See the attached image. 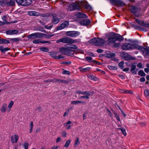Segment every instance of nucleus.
<instances>
[{
  "instance_id": "1",
  "label": "nucleus",
  "mask_w": 149,
  "mask_h": 149,
  "mask_svg": "<svg viewBox=\"0 0 149 149\" xmlns=\"http://www.w3.org/2000/svg\"><path fill=\"white\" fill-rule=\"evenodd\" d=\"M124 38L121 36L115 33L111 32L109 34L108 38L107 41L108 43L113 44V46L116 48L120 46L119 42H115L117 40H119L120 42L123 41Z\"/></svg>"
},
{
  "instance_id": "2",
  "label": "nucleus",
  "mask_w": 149,
  "mask_h": 149,
  "mask_svg": "<svg viewBox=\"0 0 149 149\" xmlns=\"http://www.w3.org/2000/svg\"><path fill=\"white\" fill-rule=\"evenodd\" d=\"M139 46L134 43H126L122 45V48L123 50H127L136 49L139 50Z\"/></svg>"
},
{
  "instance_id": "3",
  "label": "nucleus",
  "mask_w": 149,
  "mask_h": 149,
  "mask_svg": "<svg viewBox=\"0 0 149 149\" xmlns=\"http://www.w3.org/2000/svg\"><path fill=\"white\" fill-rule=\"evenodd\" d=\"M57 42H61L64 43L72 44L76 42L77 41V40H74L70 38L64 37L57 40Z\"/></svg>"
},
{
  "instance_id": "4",
  "label": "nucleus",
  "mask_w": 149,
  "mask_h": 149,
  "mask_svg": "<svg viewBox=\"0 0 149 149\" xmlns=\"http://www.w3.org/2000/svg\"><path fill=\"white\" fill-rule=\"evenodd\" d=\"M61 52L63 54L67 55H73L74 52V51L71 50L68 48L64 47L61 48L59 49Z\"/></svg>"
},
{
  "instance_id": "5",
  "label": "nucleus",
  "mask_w": 149,
  "mask_h": 149,
  "mask_svg": "<svg viewBox=\"0 0 149 149\" xmlns=\"http://www.w3.org/2000/svg\"><path fill=\"white\" fill-rule=\"evenodd\" d=\"M82 5V2L79 1L76 2L75 3H73L71 4L70 7L72 8L71 10H79L81 9V6Z\"/></svg>"
},
{
  "instance_id": "6",
  "label": "nucleus",
  "mask_w": 149,
  "mask_h": 149,
  "mask_svg": "<svg viewBox=\"0 0 149 149\" xmlns=\"http://www.w3.org/2000/svg\"><path fill=\"white\" fill-rule=\"evenodd\" d=\"M77 93L79 95L80 94L85 95L84 96H81L79 98L80 99H86L88 100L90 96L91 95L90 92H87L86 91H78L77 92Z\"/></svg>"
},
{
  "instance_id": "7",
  "label": "nucleus",
  "mask_w": 149,
  "mask_h": 149,
  "mask_svg": "<svg viewBox=\"0 0 149 149\" xmlns=\"http://www.w3.org/2000/svg\"><path fill=\"white\" fill-rule=\"evenodd\" d=\"M52 18L51 20V22L52 23L56 24L60 22L61 18L58 15L55 13H52Z\"/></svg>"
},
{
  "instance_id": "8",
  "label": "nucleus",
  "mask_w": 149,
  "mask_h": 149,
  "mask_svg": "<svg viewBox=\"0 0 149 149\" xmlns=\"http://www.w3.org/2000/svg\"><path fill=\"white\" fill-rule=\"evenodd\" d=\"M139 50L142 52L143 55L145 56H149V47H143L139 46Z\"/></svg>"
},
{
  "instance_id": "9",
  "label": "nucleus",
  "mask_w": 149,
  "mask_h": 149,
  "mask_svg": "<svg viewBox=\"0 0 149 149\" xmlns=\"http://www.w3.org/2000/svg\"><path fill=\"white\" fill-rule=\"evenodd\" d=\"M67 35L68 36L75 37L80 34V33L77 31H67L66 33Z\"/></svg>"
},
{
  "instance_id": "10",
  "label": "nucleus",
  "mask_w": 149,
  "mask_h": 149,
  "mask_svg": "<svg viewBox=\"0 0 149 149\" xmlns=\"http://www.w3.org/2000/svg\"><path fill=\"white\" fill-rule=\"evenodd\" d=\"M131 10V12L134 13L137 17H139L140 15L141 9L140 8H137L135 6L132 7Z\"/></svg>"
},
{
  "instance_id": "11",
  "label": "nucleus",
  "mask_w": 149,
  "mask_h": 149,
  "mask_svg": "<svg viewBox=\"0 0 149 149\" xmlns=\"http://www.w3.org/2000/svg\"><path fill=\"white\" fill-rule=\"evenodd\" d=\"M110 3L116 6H124L125 3L121 0H110Z\"/></svg>"
},
{
  "instance_id": "12",
  "label": "nucleus",
  "mask_w": 149,
  "mask_h": 149,
  "mask_svg": "<svg viewBox=\"0 0 149 149\" xmlns=\"http://www.w3.org/2000/svg\"><path fill=\"white\" fill-rule=\"evenodd\" d=\"M42 33L37 32L31 34L28 36V38L29 39H35L37 38H42Z\"/></svg>"
},
{
  "instance_id": "13",
  "label": "nucleus",
  "mask_w": 149,
  "mask_h": 149,
  "mask_svg": "<svg viewBox=\"0 0 149 149\" xmlns=\"http://www.w3.org/2000/svg\"><path fill=\"white\" fill-rule=\"evenodd\" d=\"M17 3L19 5L22 6H26L30 5V2L26 0H15Z\"/></svg>"
},
{
  "instance_id": "14",
  "label": "nucleus",
  "mask_w": 149,
  "mask_h": 149,
  "mask_svg": "<svg viewBox=\"0 0 149 149\" xmlns=\"http://www.w3.org/2000/svg\"><path fill=\"white\" fill-rule=\"evenodd\" d=\"M69 25V22L68 21H65L57 28V30H61L67 27Z\"/></svg>"
},
{
  "instance_id": "15",
  "label": "nucleus",
  "mask_w": 149,
  "mask_h": 149,
  "mask_svg": "<svg viewBox=\"0 0 149 149\" xmlns=\"http://www.w3.org/2000/svg\"><path fill=\"white\" fill-rule=\"evenodd\" d=\"M121 56L123 58L126 60H129L132 59V57L127 53L126 52H122L121 54Z\"/></svg>"
},
{
  "instance_id": "16",
  "label": "nucleus",
  "mask_w": 149,
  "mask_h": 149,
  "mask_svg": "<svg viewBox=\"0 0 149 149\" xmlns=\"http://www.w3.org/2000/svg\"><path fill=\"white\" fill-rule=\"evenodd\" d=\"M97 43L95 44L96 46H100L103 45L104 42V40L102 38H97Z\"/></svg>"
},
{
  "instance_id": "17",
  "label": "nucleus",
  "mask_w": 149,
  "mask_h": 149,
  "mask_svg": "<svg viewBox=\"0 0 149 149\" xmlns=\"http://www.w3.org/2000/svg\"><path fill=\"white\" fill-rule=\"evenodd\" d=\"M75 16L79 18H84L88 17L86 14L79 12L77 13L76 14Z\"/></svg>"
},
{
  "instance_id": "18",
  "label": "nucleus",
  "mask_w": 149,
  "mask_h": 149,
  "mask_svg": "<svg viewBox=\"0 0 149 149\" xmlns=\"http://www.w3.org/2000/svg\"><path fill=\"white\" fill-rule=\"evenodd\" d=\"M14 137L13 136H12L11 137V141L12 143H17L19 139V137L17 134H15L14 136Z\"/></svg>"
},
{
  "instance_id": "19",
  "label": "nucleus",
  "mask_w": 149,
  "mask_h": 149,
  "mask_svg": "<svg viewBox=\"0 0 149 149\" xmlns=\"http://www.w3.org/2000/svg\"><path fill=\"white\" fill-rule=\"evenodd\" d=\"M6 5L8 6H13L15 5V0H10L6 3Z\"/></svg>"
},
{
  "instance_id": "20",
  "label": "nucleus",
  "mask_w": 149,
  "mask_h": 149,
  "mask_svg": "<svg viewBox=\"0 0 149 149\" xmlns=\"http://www.w3.org/2000/svg\"><path fill=\"white\" fill-rule=\"evenodd\" d=\"M28 14L30 16H39L40 15V13L35 11H30L28 12Z\"/></svg>"
},
{
  "instance_id": "21",
  "label": "nucleus",
  "mask_w": 149,
  "mask_h": 149,
  "mask_svg": "<svg viewBox=\"0 0 149 149\" xmlns=\"http://www.w3.org/2000/svg\"><path fill=\"white\" fill-rule=\"evenodd\" d=\"M90 20L88 19H86L83 20L81 22V23L83 25H89L90 23Z\"/></svg>"
},
{
  "instance_id": "22",
  "label": "nucleus",
  "mask_w": 149,
  "mask_h": 149,
  "mask_svg": "<svg viewBox=\"0 0 149 149\" xmlns=\"http://www.w3.org/2000/svg\"><path fill=\"white\" fill-rule=\"evenodd\" d=\"M90 68L88 67L86 68H82L80 67L79 68V69L80 70V71L82 72H86L90 70Z\"/></svg>"
},
{
  "instance_id": "23",
  "label": "nucleus",
  "mask_w": 149,
  "mask_h": 149,
  "mask_svg": "<svg viewBox=\"0 0 149 149\" xmlns=\"http://www.w3.org/2000/svg\"><path fill=\"white\" fill-rule=\"evenodd\" d=\"M7 104H3L2 107H1L0 111L2 113H5L7 109Z\"/></svg>"
},
{
  "instance_id": "24",
  "label": "nucleus",
  "mask_w": 149,
  "mask_h": 149,
  "mask_svg": "<svg viewBox=\"0 0 149 149\" xmlns=\"http://www.w3.org/2000/svg\"><path fill=\"white\" fill-rule=\"evenodd\" d=\"M136 68V65L134 64H132L131 66L130 71L133 74H136V72L134 71Z\"/></svg>"
},
{
  "instance_id": "25",
  "label": "nucleus",
  "mask_w": 149,
  "mask_h": 149,
  "mask_svg": "<svg viewBox=\"0 0 149 149\" xmlns=\"http://www.w3.org/2000/svg\"><path fill=\"white\" fill-rule=\"evenodd\" d=\"M106 55L107 57L110 58L115 56V54L114 53L109 52H108V53H107Z\"/></svg>"
},
{
  "instance_id": "26",
  "label": "nucleus",
  "mask_w": 149,
  "mask_h": 149,
  "mask_svg": "<svg viewBox=\"0 0 149 149\" xmlns=\"http://www.w3.org/2000/svg\"><path fill=\"white\" fill-rule=\"evenodd\" d=\"M88 77L89 79L91 80H93L94 81H97L98 80V78L97 77L94 76L92 74H88Z\"/></svg>"
},
{
  "instance_id": "27",
  "label": "nucleus",
  "mask_w": 149,
  "mask_h": 149,
  "mask_svg": "<svg viewBox=\"0 0 149 149\" xmlns=\"http://www.w3.org/2000/svg\"><path fill=\"white\" fill-rule=\"evenodd\" d=\"M10 42L8 40L6 39H0V44L9 43Z\"/></svg>"
},
{
  "instance_id": "28",
  "label": "nucleus",
  "mask_w": 149,
  "mask_h": 149,
  "mask_svg": "<svg viewBox=\"0 0 149 149\" xmlns=\"http://www.w3.org/2000/svg\"><path fill=\"white\" fill-rule=\"evenodd\" d=\"M9 50V49L8 48H3L2 46H0V51L2 53H4L5 52Z\"/></svg>"
},
{
  "instance_id": "29",
  "label": "nucleus",
  "mask_w": 149,
  "mask_h": 149,
  "mask_svg": "<svg viewBox=\"0 0 149 149\" xmlns=\"http://www.w3.org/2000/svg\"><path fill=\"white\" fill-rule=\"evenodd\" d=\"M97 38H95L90 40L89 42L90 43H93V45H95V44L97 43Z\"/></svg>"
},
{
  "instance_id": "30",
  "label": "nucleus",
  "mask_w": 149,
  "mask_h": 149,
  "mask_svg": "<svg viewBox=\"0 0 149 149\" xmlns=\"http://www.w3.org/2000/svg\"><path fill=\"white\" fill-rule=\"evenodd\" d=\"M84 102L80 101H73L71 102V104H77L79 103L84 104Z\"/></svg>"
},
{
  "instance_id": "31",
  "label": "nucleus",
  "mask_w": 149,
  "mask_h": 149,
  "mask_svg": "<svg viewBox=\"0 0 149 149\" xmlns=\"http://www.w3.org/2000/svg\"><path fill=\"white\" fill-rule=\"evenodd\" d=\"M52 81L54 82H58L59 81L61 82L65 83L66 82V81H63L62 80L58 79H54L53 80H52Z\"/></svg>"
},
{
  "instance_id": "32",
  "label": "nucleus",
  "mask_w": 149,
  "mask_h": 149,
  "mask_svg": "<svg viewBox=\"0 0 149 149\" xmlns=\"http://www.w3.org/2000/svg\"><path fill=\"white\" fill-rule=\"evenodd\" d=\"M42 34H43V35H42V38L43 37L45 36V38H49L52 37L54 36V35H53V34L52 35H47V34H45V33H42Z\"/></svg>"
},
{
  "instance_id": "33",
  "label": "nucleus",
  "mask_w": 149,
  "mask_h": 149,
  "mask_svg": "<svg viewBox=\"0 0 149 149\" xmlns=\"http://www.w3.org/2000/svg\"><path fill=\"white\" fill-rule=\"evenodd\" d=\"M119 129H120L121 130V132L122 133V134L125 136H126V135H127V133L126 132V130H125V129L124 128H118Z\"/></svg>"
},
{
  "instance_id": "34",
  "label": "nucleus",
  "mask_w": 149,
  "mask_h": 149,
  "mask_svg": "<svg viewBox=\"0 0 149 149\" xmlns=\"http://www.w3.org/2000/svg\"><path fill=\"white\" fill-rule=\"evenodd\" d=\"M42 41H41L40 39H35L34 40L33 42L34 44H38L39 43H42Z\"/></svg>"
},
{
  "instance_id": "35",
  "label": "nucleus",
  "mask_w": 149,
  "mask_h": 149,
  "mask_svg": "<svg viewBox=\"0 0 149 149\" xmlns=\"http://www.w3.org/2000/svg\"><path fill=\"white\" fill-rule=\"evenodd\" d=\"M40 50L43 52H47L49 51V49L46 47H42L40 48Z\"/></svg>"
},
{
  "instance_id": "36",
  "label": "nucleus",
  "mask_w": 149,
  "mask_h": 149,
  "mask_svg": "<svg viewBox=\"0 0 149 149\" xmlns=\"http://www.w3.org/2000/svg\"><path fill=\"white\" fill-rule=\"evenodd\" d=\"M136 21L139 24L143 26L144 22L142 20L137 19L136 20Z\"/></svg>"
},
{
  "instance_id": "37",
  "label": "nucleus",
  "mask_w": 149,
  "mask_h": 149,
  "mask_svg": "<svg viewBox=\"0 0 149 149\" xmlns=\"http://www.w3.org/2000/svg\"><path fill=\"white\" fill-rule=\"evenodd\" d=\"M138 74L141 76H144L145 75V74L143 70H140L138 72Z\"/></svg>"
},
{
  "instance_id": "38",
  "label": "nucleus",
  "mask_w": 149,
  "mask_h": 149,
  "mask_svg": "<svg viewBox=\"0 0 149 149\" xmlns=\"http://www.w3.org/2000/svg\"><path fill=\"white\" fill-rule=\"evenodd\" d=\"M107 68L111 70H116L117 69V67L115 66H111V65H108Z\"/></svg>"
},
{
  "instance_id": "39",
  "label": "nucleus",
  "mask_w": 149,
  "mask_h": 149,
  "mask_svg": "<svg viewBox=\"0 0 149 149\" xmlns=\"http://www.w3.org/2000/svg\"><path fill=\"white\" fill-rule=\"evenodd\" d=\"M85 60L88 62H90L92 61V58L90 56H87L85 58Z\"/></svg>"
},
{
  "instance_id": "40",
  "label": "nucleus",
  "mask_w": 149,
  "mask_h": 149,
  "mask_svg": "<svg viewBox=\"0 0 149 149\" xmlns=\"http://www.w3.org/2000/svg\"><path fill=\"white\" fill-rule=\"evenodd\" d=\"M68 47L70 49H77L78 48L77 46L74 45H70Z\"/></svg>"
},
{
  "instance_id": "41",
  "label": "nucleus",
  "mask_w": 149,
  "mask_h": 149,
  "mask_svg": "<svg viewBox=\"0 0 149 149\" xmlns=\"http://www.w3.org/2000/svg\"><path fill=\"white\" fill-rule=\"evenodd\" d=\"M124 62L123 61H121L119 63L118 66L121 69H123L124 67Z\"/></svg>"
},
{
  "instance_id": "42",
  "label": "nucleus",
  "mask_w": 149,
  "mask_h": 149,
  "mask_svg": "<svg viewBox=\"0 0 149 149\" xmlns=\"http://www.w3.org/2000/svg\"><path fill=\"white\" fill-rule=\"evenodd\" d=\"M24 149H28V146L29 144L28 143L25 142L23 144Z\"/></svg>"
},
{
  "instance_id": "43",
  "label": "nucleus",
  "mask_w": 149,
  "mask_h": 149,
  "mask_svg": "<svg viewBox=\"0 0 149 149\" xmlns=\"http://www.w3.org/2000/svg\"><path fill=\"white\" fill-rule=\"evenodd\" d=\"M144 93L146 96L149 97V91L147 89L145 90Z\"/></svg>"
},
{
  "instance_id": "44",
  "label": "nucleus",
  "mask_w": 149,
  "mask_h": 149,
  "mask_svg": "<svg viewBox=\"0 0 149 149\" xmlns=\"http://www.w3.org/2000/svg\"><path fill=\"white\" fill-rule=\"evenodd\" d=\"M70 140H68L67 141H66L65 145H64L65 147L66 148H67L68 147V146H69V144L70 143Z\"/></svg>"
},
{
  "instance_id": "45",
  "label": "nucleus",
  "mask_w": 149,
  "mask_h": 149,
  "mask_svg": "<svg viewBox=\"0 0 149 149\" xmlns=\"http://www.w3.org/2000/svg\"><path fill=\"white\" fill-rule=\"evenodd\" d=\"M41 17H48L49 16V15L48 14H40V15Z\"/></svg>"
},
{
  "instance_id": "46",
  "label": "nucleus",
  "mask_w": 149,
  "mask_h": 149,
  "mask_svg": "<svg viewBox=\"0 0 149 149\" xmlns=\"http://www.w3.org/2000/svg\"><path fill=\"white\" fill-rule=\"evenodd\" d=\"M13 104H14L13 102V101H10L8 105V108L9 109H10L12 107V106H13Z\"/></svg>"
},
{
  "instance_id": "47",
  "label": "nucleus",
  "mask_w": 149,
  "mask_h": 149,
  "mask_svg": "<svg viewBox=\"0 0 149 149\" xmlns=\"http://www.w3.org/2000/svg\"><path fill=\"white\" fill-rule=\"evenodd\" d=\"M12 34H15L18 33L19 31L18 30H11Z\"/></svg>"
},
{
  "instance_id": "48",
  "label": "nucleus",
  "mask_w": 149,
  "mask_h": 149,
  "mask_svg": "<svg viewBox=\"0 0 149 149\" xmlns=\"http://www.w3.org/2000/svg\"><path fill=\"white\" fill-rule=\"evenodd\" d=\"M6 2L4 1L1 0L0 1V4L2 7H4L5 5Z\"/></svg>"
},
{
  "instance_id": "49",
  "label": "nucleus",
  "mask_w": 149,
  "mask_h": 149,
  "mask_svg": "<svg viewBox=\"0 0 149 149\" xmlns=\"http://www.w3.org/2000/svg\"><path fill=\"white\" fill-rule=\"evenodd\" d=\"M80 142L79 141V139L77 138L75 141V145H79V144Z\"/></svg>"
},
{
  "instance_id": "50",
  "label": "nucleus",
  "mask_w": 149,
  "mask_h": 149,
  "mask_svg": "<svg viewBox=\"0 0 149 149\" xmlns=\"http://www.w3.org/2000/svg\"><path fill=\"white\" fill-rule=\"evenodd\" d=\"M11 40L13 42H17L19 41V39L18 38H12Z\"/></svg>"
},
{
  "instance_id": "51",
  "label": "nucleus",
  "mask_w": 149,
  "mask_h": 149,
  "mask_svg": "<svg viewBox=\"0 0 149 149\" xmlns=\"http://www.w3.org/2000/svg\"><path fill=\"white\" fill-rule=\"evenodd\" d=\"M62 73L63 74H70V72L68 71L65 70L62 72Z\"/></svg>"
},
{
  "instance_id": "52",
  "label": "nucleus",
  "mask_w": 149,
  "mask_h": 149,
  "mask_svg": "<svg viewBox=\"0 0 149 149\" xmlns=\"http://www.w3.org/2000/svg\"><path fill=\"white\" fill-rule=\"evenodd\" d=\"M125 93H129L131 94H132L133 93V91L130 90H126L125 91Z\"/></svg>"
},
{
  "instance_id": "53",
  "label": "nucleus",
  "mask_w": 149,
  "mask_h": 149,
  "mask_svg": "<svg viewBox=\"0 0 149 149\" xmlns=\"http://www.w3.org/2000/svg\"><path fill=\"white\" fill-rule=\"evenodd\" d=\"M72 123V122L70 121H68L67 123L64 124V126H67L68 125Z\"/></svg>"
},
{
  "instance_id": "54",
  "label": "nucleus",
  "mask_w": 149,
  "mask_h": 149,
  "mask_svg": "<svg viewBox=\"0 0 149 149\" xmlns=\"http://www.w3.org/2000/svg\"><path fill=\"white\" fill-rule=\"evenodd\" d=\"M52 26H48L47 25H45V28L48 29H51L52 28Z\"/></svg>"
},
{
  "instance_id": "55",
  "label": "nucleus",
  "mask_w": 149,
  "mask_h": 149,
  "mask_svg": "<svg viewBox=\"0 0 149 149\" xmlns=\"http://www.w3.org/2000/svg\"><path fill=\"white\" fill-rule=\"evenodd\" d=\"M143 26L146 27H149V23H146V22H144Z\"/></svg>"
},
{
  "instance_id": "56",
  "label": "nucleus",
  "mask_w": 149,
  "mask_h": 149,
  "mask_svg": "<svg viewBox=\"0 0 149 149\" xmlns=\"http://www.w3.org/2000/svg\"><path fill=\"white\" fill-rule=\"evenodd\" d=\"M137 67L140 68H142V65L141 63H139L137 65Z\"/></svg>"
},
{
  "instance_id": "57",
  "label": "nucleus",
  "mask_w": 149,
  "mask_h": 149,
  "mask_svg": "<svg viewBox=\"0 0 149 149\" xmlns=\"http://www.w3.org/2000/svg\"><path fill=\"white\" fill-rule=\"evenodd\" d=\"M62 134L63 137H66V132L65 131H63L62 132Z\"/></svg>"
},
{
  "instance_id": "58",
  "label": "nucleus",
  "mask_w": 149,
  "mask_h": 149,
  "mask_svg": "<svg viewBox=\"0 0 149 149\" xmlns=\"http://www.w3.org/2000/svg\"><path fill=\"white\" fill-rule=\"evenodd\" d=\"M103 50L101 49H98L97 50V52L99 53H102L103 52Z\"/></svg>"
},
{
  "instance_id": "59",
  "label": "nucleus",
  "mask_w": 149,
  "mask_h": 149,
  "mask_svg": "<svg viewBox=\"0 0 149 149\" xmlns=\"http://www.w3.org/2000/svg\"><path fill=\"white\" fill-rule=\"evenodd\" d=\"M6 33L7 34H10V35H12V32L11 30H9L7 31H6Z\"/></svg>"
},
{
  "instance_id": "60",
  "label": "nucleus",
  "mask_w": 149,
  "mask_h": 149,
  "mask_svg": "<svg viewBox=\"0 0 149 149\" xmlns=\"http://www.w3.org/2000/svg\"><path fill=\"white\" fill-rule=\"evenodd\" d=\"M42 43H48L49 44H50V43H51V42L50 41H48L44 40V41H42Z\"/></svg>"
},
{
  "instance_id": "61",
  "label": "nucleus",
  "mask_w": 149,
  "mask_h": 149,
  "mask_svg": "<svg viewBox=\"0 0 149 149\" xmlns=\"http://www.w3.org/2000/svg\"><path fill=\"white\" fill-rule=\"evenodd\" d=\"M69 110L68 109L67 110V112L66 111L65 112L63 115V116L65 117V116H67L68 113H69Z\"/></svg>"
},
{
  "instance_id": "62",
  "label": "nucleus",
  "mask_w": 149,
  "mask_h": 149,
  "mask_svg": "<svg viewBox=\"0 0 149 149\" xmlns=\"http://www.w3.org/2000/svg\"><path fill=\"white\" fill-rule=\"evenodd\" d=\"M129 68H124L123 69V71L124 72H127L129 70Z\"/></svg>"
},
{
  "instance_id": "63",
  "label": "nucleus",
  "mask_w": 149,
  "mask_h": 149,
  "mask_svg": "<svg viewBox=\"0 0 149 149\" xmlns=\"http://www.w3.org/2000/svg\"><path fill=\"white\" fill-rule=\"evenodd\" d=\"M116 115V118L118 120L120 121V119L119 116H118L116 113L115 114Z\"/></svg>"
},
{
  "instance_id": "64",
  "label": "nucleus",
  "mask_w": 149,
  "mask_h": 149,
  "mask_svg": "<svg viewBox=\"0 0 149 149\" xmlns=\"http://www.w3.org/2000/svg\"><path fill=\"white\" fill-rule=\"evenodd\" d=\"M145 80L144 77H141L140 79V81L141 82H144Z\"/></svg>"
}]
</instances>
